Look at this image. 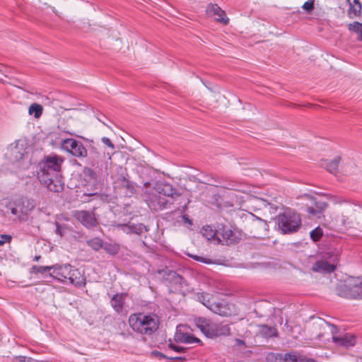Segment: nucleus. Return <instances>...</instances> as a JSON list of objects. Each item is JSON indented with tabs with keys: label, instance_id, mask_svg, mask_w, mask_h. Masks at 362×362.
Wrapping results in <instances>:
<instances>
[{
	"label": "nucleus",
	"instance_id": "obj_1",
	"mask_svg": "<svg viewBox=\"0 0 362 362\" xmlns=\"http://www.w3.org/2000/svg\"><path fill=\"white\" fill-rule=\"evenodd\" d=\"M144 199L149 208L152 210L158 211L164 208H168V205L173 204L176 201L178 204L184 202L182 211L187 209V204L189 203L180 193L170 184H158L153 189H146L144 192Z\"/></svg>",
	"mask_w": 362,
	"mask_h": 362
},
{
	"label": "nucleus",
	"instance_id": "obj_2",
	"mask_svg": "<svg viewBox=\"0 0 362 362\" xmlns=\"http://www.w3.org/2000/svg\"><path fill=\"white\" fill-rule=\"evenodd\" d=\"M64 159L57 155H49L39 163L37 178L50 191L59 192L64 189L62 165Z\"/></svg>",
	"mask_w": 362,
	"mask_h": 362
},
{
	"label": "nucleus",
	"instance_id": "obj_3",
	"mask_svg": "<svg viewBox=\"0 0 362 362\" xmlns=\"http://www.w3.org/2000/svg\"><path fill=\"white\" fill-rule=\"evenodd\" d=\"M129 324L131 328L141 334L151 335L159 326V320L156 315L134 313L129 316Z\"/></svg>",
	"mask_w": 362,
	"mask_h": 362
},
{
	"label": "nucleus",
	"instance_id": "obj_4",
	"mask_svg": "<svg viewBox=\"0 0 362 362\" xmlns=\"http://www.w3.org/2000/svg\"><path fill=\"white\" fill-rule=\"evenodd\" d=\"M313 329L315 330L316 337L320 338L323 336L324 333L322 330H325L329 328L332 334V341L338 346H344L346 348L354 346L356 339L354 335L349 333H345L340 336H335L337 332V327L334 325L327 323L325 320L321 318H316L312 323Z\"/></svg>",
	"mask_w": 362,
	"mask_h": 362
},
{
	"label": "nucleus",
	"instance_id": "obj_5",
	"mask_svg": "<svg viewBox=\"0 0 362 362\" xmlns=\"http://www.w3.org/2000/svg\"><path fill=\"white\" fill-rule=\"evenodd\" d=\"M278 230L283 234L296 232L301 226L300 215L292 209H287L274 219Z\"/></svg>",
	"mask_w": 362,
	"mask_h": 362
},
{
	"label": "nucleus",
	"instance_id": "obj_6",
	"mask_svg": "<svg viewBox=\"0 0 362 362\" xmlns=\"http://www.w3.org/2000/svg\"><path fill=\"white\" fill-rule=\"evenodd\" d=\"M336 293L344 298L362 300V279L350 277L339 284L336 287Z\"/></svg>",
	"mask_w": 362,
	"mask_h": 362
},
{
	"label": "nucleus",
	"instance_id": "obj_7",
	"mask_svg": "<svg viewBox=\"0 0 362 362\" xmlns=\"http://www.w3.org/2000/svg\"><path fill=\"white\" fill-rule=\"evenodd\" d=\"M195 324L202 332L209 338L228 336L230 334V328L228 325L215 324L204 317L196 318Z\"/></svg>",
	"mask_w": 362,
	"mask_h": 362
},
{
	"label": "nucleus",
	"instance_id": "obj_8",
	"mask_svg": "<svg viewBox=\"0 0 362 362\" xmlns=\"http://www.w3.org/2000/svg\"><path fill=\"white\" fill-rule=\"evenodd\" d=\"M34 201L27 198L16 199L10 203L8 209L20 221H27L35 209Z\"/></svg>",
	"mask_w": 362,
	"mask_h": 362
},
{
	"label": "nucleus",
	"instance_id": "obj_9",
	"mask_svg": "<svg viewBox=\"0 0 362 362\" xmlns=\"http://www.w3.org/2000/svg\"><path fill=\"white\" fill-rule=\"evenodd\" d=\"M197 298L200 303L214 313L221 316L227 317L231 315L233 313L230 305L225 303L212 302L209 294L199 293L197 294Z\"/></svg>",
	"mask_w": 362,
	"mask_h": 362
},
{
	"label": "nucleus",
	"instance_id": "obj_10",
	"mask_svg": "<svg viewBox=\"0 0 362 362\" xmlns=\"http://www.w3.org/2000/svg\"><path fill=\"white\" fill-rule=\"evenodd\" d=\"M61 147L63 150L76 158H86L88 152L83 144L72 138L65 139L62 141Z\"/></svg>",
	"mask_w": 362,
	"mask_h": 362
},
{
	"label": "nucleus",
	"instance_id": "obj_11",
	"mask_svg": "<svg viewBox=\"0 0 362 362\" xmlns=\"http://www.w3.org/2000/svg\"><path fill=\"white\" fill-rule=\"evenodd\" d=\"M333 202L334 204L342 205L341 213L342 215L345 214L344 217L346 218L343 219L344 225L349 223V217L347 216L348 214H350L353 211H356V207L357 206L362 208V206L357 202L351 199H347L343 197H335L333 199Z\"/></svg>",
	"mask_w": 362,
	"mask_h": 362
},
{
	"label": "nucleus",
	"instance_id": "obj_12",
	"mask_svg": "<svg viewBox=\"0 0 362 362\" xmlns=\"http://www.w3.org/2000/svg\"><path fill=\"white\" fill-rule=\"evenodd\" d=\"M74 218L87 228L96 227L98 224L95 214L88 211H76L74 214Z\"/></svg>",
	"mask_w": 362,
	"mask_h": 362
},
{
	"label": "nucleus",
	"instance_id": "obj_13",
	"mask_svg": "<svg viewBox=\"0 0 362 362\" xmlns=\"http://www.w3.org/2000/svg\"><path fill=\"white\" fill-rule=\"evenodd\" d=\"M72 266L66 264L63 265L54 264L53 271L49 274V276L61 281H66L72 269Z\"/></svg>",
	"mask_w": 362,
	"mask_h": 362
},
{
	"label": "nucleus",
	"instance_id": "obj_14",
	"mask_svg": "<svg viewBox=\"0 0 362 362\" xmlns=\"http://www.w3.org/2000/svg\"><path fill=\"white\" fill-rule=\"evenodd\" d=\"M185 327L183 326H178L177 327L176 332L175 334V341L176 342L179 343H184V344H201L202 341L199 339L197 337L193 336L191 334L185 333L184 332Z\"/></svg>",
	"mask_w": 362,
	"mask_h": 362
},
{
	"label": "nucleus",
	"instance_id": "obj_15",
	"mask_svg": "<svg viewBox=\"0 0 362 362\" xmlns=\"http://www.w3.org/2000/svg\"><path fill=\"white\" fill-rule=\"evenodd\" d=\"M206 13L215 17L216 21L224 25L228 24L229 19L226 17V13L216 4H209L206 8Z\"/></svg>",
	"mask_w": 362,
	"mask_h": 362
},
{
	"label": "nucleus",
	"instance_id": "obj_16",
	"mask_svg": "<svg viewBox=\"0 0 362 362\" xmlns=\"http://www.w3.org/2000/svg\"><path fill=\"white\" fill-rule=\"evenodd\" d=\"M300 356L295 354H269L267 356V362H299Z\"/></svg>",
	"mask_w": 362,
	"mask_h": 362
},
{
	"label": "nucleus",
	"instance_id": "obj_17",
	"mask_svg": "<svg viewBox=\"0 0 362 362\" xmlns=\"http://www.w3.org/2000/svg\"><path fill=\"white\" fill-rule=\"evenodd\" d=\"M337 267V259L332 262L321 260L317 261L313 266V270L316 272L331 273L334 271Z\"/></svg>",
	"mask_w": 362,
	"mask_h": 362
},
{
	"label": "nucleus",
	"instance_id": "obj_18",
	"mask_svg": "<svg viewBox=\"0 0 362 362\" xmlns=\"http://www.w3.org/2000/svg\"><path fill=\"white\" fill-rule=\"evenodd\" d=\"M118 227L127 234L135 233L141 234L144 231H147L146 227L142 223L133 224H119Z\"/></svg>",
	"mask_w": 362,
	"mask_h": 362
},
{
	"label": "nucleus",
	"instance_id": "obj_19",
	"mask_svg": "<svg viewBox=\"0 0 362 362\" xmlns=\"http://www.w3.org/2000/svg\"><path fill=\"white\" fill-rule=\"evenodd\" d=\"M67 280L69 281L70 284L76 286H84L86 284V279L83 275L81 274L78 269H75L74 267H72Z\"/></svg>",
	"mask_w": 362,
	"mask_h": 362
},
{
	"label": "nucleus",
	"instance_id": "obj_20",
	"mask_svg": "<svg viewBox=\"0 0 362 362\" xmlns=\"http://www.w3.org/2000/svg\"><path fill=\"white\" fill-rule=\"evenodd\" d=\"M25 153V150L23 147V144L18 143L16 146L11 147L8 156L13 161H18L23 158Z\"/></svg>",
	"mask_w": 362,
	"mask_h": 362
},
{
	"label": "nucleus",
	"instance_id": "obj_21",
	"mask_svg": "<svg viewBox=\"0 0 362 362\" xmlns=\"http://www.w3.org/2000/svg\"><path fill=\"white\" fill-rule=\"evenodd\" d=\"M127 294L124 293H117L111 298V305L117 313L122 310L124 301Z\"/></svg>",
	"mask_w": 362,
	"mask_h": 362
},
{
	"label": "nucleus",
	"instance_id": "obj_22",
	"mask_svg": "<svg viewBox=\"0 0 362 362\" xmlns=\"http://www.w3.org/2000/svg\"><path fill=\"white\" fill-rule=\"evenodd\" d=\"M349 4L348 10V16L352 18L360 14L361 11V5L359 0H346Z\"/></svg>",
	"mask_w": 362,
	"mask_h": 362
},
{
	"label": "nucleus",
	"instance_id": "obj_23",
	"mask_svg": "<svg viewBox=\"0 0 362 362\" xmlns=\"http://www.w3.org/2000/svg\"><path fill=\"white\" fill-rule=\"evenodd\" d=\"M299 198H300L302 199L307 200V201H310L311 202V204H315V206H316V209L320 212L321 214L328 206V204L327 202H317L316 199L315 197H313L309 194H305L300 196Z\"/></svg>",
	"mask_w": 362,
	"mask_h": 362
},
{
	"label": "nucleus",
	"instance_id": "obj_24",
	"mask_svg": "<svg viewBox=\"0 0 362 362\" xmlns=\"http://www.w3.org/2000/svg\"><path fill=\"white\" fill-rule=\"evenodd\" d=\"M259 334L264 337L269 338L277 336L278 332L275 327L262 325L259 326Z\"/></svg>",
	"mask_w": 362,
	"mask_h": 362
},
{
	"label": "nucleus",
	"instance_id": "obj_25",
	"mask_svg": "<svg viewBox=\"0 0 362 362\" xmlns=\"http://www.w3.org/2000/svg\"><path fill=\"white\" fill-rule=\"evenodd\" d=\"M43 112V107L39 103H32L28 108V114L33 115L35 119H39Z\"/></svg>",
	"mask_w": 362,
	"mask_h": 362
},
{
	"label": "nucleus",
	"instance_id": "obj_26",
	"mask_svg": "<svg viewBox=\"0 0 362 362\" xmlns=\"http://www.w3.org/2000/svg\"><path fill=\"white\" fill-rule=\"evenodd\" d=\"M122 187L124 189V194L127 197H132L136 193V188L134 185L123 177L122 180Z\"/></svg>",
	"mask_w": 362,
	"mask_h": 362
},
{
	"label": "nucleus",
	"instance_id": "obj_27",
	"mask_svg": "<svg viewBox=\"0 0 362 362\" xmlns=\"http://www.w3.org/2000/svg\"><path fill=\"white\" fill-rule=\"evenodd\" d=\"M340 160L341 157L336 156L332 160L326 163L325 168L327 169V171H329L331 173H337Z\"/></svg>",
	"mask_w": 362,
	"mask_h": 362
},
{
	"label": "nucleus",
	"instance_id": "obj_28",
	"mask_svg": "<svg viewBox=\"0 0 362 362\" xmlns=\"http://www.w3.org/2000/svg\"><path fill=\"white\" fill-rule=\"evenodd\" d=\"M349 30L358 34V40L362 42V23L357 21L350 23L349 25Z\"/></svg>",
	"mask_w": 362,
	"mask_h": 362
},
{
	"label": "nucleus",
	"instance_id": "obj_29",
	"mask_svg": "<svg viewBox=\"0 0 362 362\" xmlns=\"http://www.w3.org/2000/svg\"><path fill=\"white\" fill-rule=\"evenodd\" d=\"M54 265L52 266H33L31 268L30 272L33 274H44L47 272H52L53 271Z\"/></svg>",
	"mask_w": 362,
	"mask_h": 362
},
{
	"label": "nucleus",
	"instance_id": "obj_30",
	"mask_svg": "<svg viewBox=\"0 0 362 362\" xmlns=\"http://www.w3.org/2000/svg\"><path fill=\"white\" fill-rule=\"evenodd\" d=\"M223 187L228 189L243 192L245 193H247L248 191L247 187L242 185L241 184L235 182H230L228 185L223 186Z\"/></svg>",
	"mask_w": 362,
	"mask_h": 362
},
{
	"label": "nucleus",
	"instance_id": "obj_31",
	"mask_svg": "<svg viewBox=\"0 0 362 362\" xmlns=\"http://www.w3.org/2000/svg\"><path fill=\"white\" fill-rule=\"evenodd\" d=\"M87 245L93 248L94 250H99L103 247V240L99 238H94L87 240Z\"/></svg>",
	"mask_w": 362,
	"mask_h": 362
},
{
	"label": "nucleus",
	"instance_id": "obj_32",
	"mask_svg": "<svg viewBox=\"0 0 362 362\" xmlns=\"http://www.w3.org/2000/svg\"><path fill=\"white\" fill-rule=\"evenodd\" d=\"M322 229L320 227H317L310 232V238L314 242H317L322 236Z\"/></svg>",
	"mask_w": 362,
	"mask_h": 362
},
{
	"label": "nucleus",
	"instance_id": "obj_33",
	"mask_svg": "<svg viewBox=\"0 0 362 362\" xmlns=\"http://www.w3.org/2000/svg\"><path fill=\"white\" fill-rule=\"evenodd\" d=\"M83 173L85 177H88L90 181L95 182L96 180L95 173L90 168L86 167L83 170Z\"/></svg>",
	"mask_w": 362,
	"mask_h": 362
},
{
	"label": "nucleus",
	"instance_id": "obj_34",
	"mask_svg": "<svg viewBox=\"0 0 362 362\" xmlns=\"http://www.w3.org/2000/svg\"><path fill=\"white\" fill-rule=\"evenodd\" d=\"M252 226L255 229H264L266 230L267 227V223L261 218L253 219Z\"/></svg>",
	"mask_w": 362,
	"mask_h": 362
},
{
	"label": "nucleus",
	"instance_id": "obj_35",
	"mask_svg": "<svg viewBox=\"0 0 362 362\" xmlns=\"http://www.w3.org/2000/svg\"><path fill=\"white\" fill-rule=\"evenodd\" d=\"M69 230V228L65 225H60L57 223L56 233L60 236L65 235L67 232Z\"/></svg>",
	"mask_w": 362,
	"mask_h": 362
},
{
	"label": "nucleus",
	"instance_id": "obj_36",
	"mask_svg": "<svg viewBox=\"0 0 362 362\" xmlns=\"http://www.w3.org/2000/svg\"><path fill=\"white\" fill-rule=\"evenodd\" d=\"M315 0H308L304 3L302 8L307 12L310 13L314 9Z\"/></svg>",
	"mask_w": 362,
	"mask_h": 362
},
{
	"label": "nucleus",
	"instance_id": "obj_37",
	"mask_svg": "<svg viewBox=\"0 0 362 362\" xmlns=\"http://www.w3.org/2000/svg\"><path fill=\"white\" fill-rule=\"evenodd\" d=\"M233 233L230 229L227 228L226 230L223 229V231L221 234V236L223 240L228 242L230 240V238L233 236Z\"/></svg>",
	"mask_w": 362,
	"mask_h": 362
},
{
	"label": "nucleus",
	"instance_id": "obj_38",
	"mask_svg": "<svg viewBox=\"0 0 362 362\" xmlns=\"http://www.w3.org/2000/svg\"><path fill=\"white\" fill-rule=\"evenodd\" d=\"M168 348L170 349L171 350H173L176 352H178V353H182V352H185L186 349L182 347V346H177L175 344H174L173 343H169L168 344Z\"/></svg>",
	"mask_w": 362,
	"mask_h": 362
},
{
	"label": "nucleus",
	"instance_id": "obj_39",
	"mask_svg": "<svg viewBox=\"0 0 362 362\" xmlns=\"http://www.w3.org/2000/svg\"><path fill=\"white\" fill-rule=\"evenodd\" d=\"M306 211L310 214V215L313 216H315L317 218H320L321 217V214L320 212L317 209H314L313 207H310V206H308L306 209Z\"/></svg>",
	"mask_w": 362,
	"mask_h": 362
},
{
	"label": "nucleus",
	"instance_id": "obj_40",
	"mask_svg": "<svg viewBox=\"0 0 362 362\" xmlns=\"http://www.w3.org/2000/svg\"><path fill=\"white\" fill-rule=\"evenodd\" d=\"M11 240V236L9 235H0V246L3 245L4 243L7 242H10Z\"/></svg>",
	"mask_w": 362,
	"mask_h": 362
},
{
	"label": "nucleus",
	"instance_id": "obj_41",
	"mask_svg": "<svg viewBox=\"0 0 362 362\" xmlns=\"http://www.w3.org/2000/svg\"><path fill=\"white\" fill-rule=\"evenodd\" d=\"M102 141L104 144L107 146L108 147L111 148L112 149L115 148V145L112 144V142L107 137H103Z\"/></svg>",
	"mask_w": 362,
	"mask_h": 362
},
{
	"label": "nucleus",
	"instance_id": "obj_42",
	"mask_svg": "<svg viewBox=\"0 0 362 362\" xmlns=\"http://www.w3.org/2000/svg\"><path fill=\"white\" fill-rule=\"evenodd\" d=\"M191 257H192L194 259L197 260V261H199V262H204V263H211V262L202 257H200V256H197V255H190Z\"/></svg>",
	"mask_w": 362,
	"mask_h": 362
},
{
	"label": "nucleus",
	"instance_id": "obj_43",
	"mask_svg": "<svg viewBox=\"0 0 362 362\" xmlns=\"http://www.w3.org/2000/svg\"><path fill=\"white\" fill-rule=\"evenodd\" d=\"M18 358L21 362H36L31 358H27L25 356H18Z\"/></svg>",
	"mask_w": 362,
	"mask_h": 362
},
{
	"label": "nucleus",
	"instance_id": "obj_44",
	"mask_svg": "<svg viewBox=\"0 0 362 362\" xmlns=\"http://www.w3.org/2000/svg\"><path fill=\"white\" fill-rule=\"evenodd\" d=\"M204 182L207 184V185H216V180H214L213 178H211V179L206 180Z\"/></svg>",
	"mask_w": 362,
	"mask_h": 362
},
{
	"label": "nucleus",
	"instance_id": "obj_45",
	"mask_svg": "<svg viewBox=\"0 0 362 362\" xmlns=\"http://www.w3.org/2000/svg\"><path fill=\"white\" fill-rule=\"evenodd\" d=\"M299 362H316V361L313 359L306 358L305 357L300 356V360L299 361Z\"/></svg>",
	"mask_w": 362,
	"mask_h": 362
},
{
	"label": "nucleus",
	"instance_id": "obj_46",
	"mask_svg": "<svg viewBox=\"0 0 362 362\" xmlns=\"http://www.w3.org/2000/svg\"><path fill=\"white\" fill-rule=\"evenodd\" d=\"M152 354L156 356H160L161 358H166V356L165 355H163L162 353H160L159 351H154L152 352Z\"/></svg>",
	"mask_w": 362,
	"mask_h": 362
},
{
	"label": "nucleus",
	"instance_id": "obj_47",
	"mask_svg": "<svg viewBox=\"0 0 362 362\" xmlns=\"http://www.w3.org/2000/svg\"><path fill=\"white\" fill-rule=\"evenodd\" d=\"M168 358L169 360H170V361H175V360H185V358L179 357V356H176V357H168Z\"/></svg>",
	"mask_w": 362,
	"mask_h": 362
},
{
	"label": "nucleus",
	"instance_id": "obj_48",
	"mask_svg": "<svg viewBox=\"0 0 362 362\" xmlns=\"http://www.w3.org/2000/svg\"><path fill=\"white\" fill-rule=\"evenodd\" d=\"M236 343L238 345H245V341L242 339H237Z\"/></svg>",
	"mask_w": 362,
	"mask_h": 362
},
{
	"label": "nucleus",
	"instance_id": "obj_49",
	"mask_svg": "<svg viewBox=\"0 0 362 362\" xmlns=\"http://www.w3.org/2000/svg\"><path fill=\"white\" fill-rule=\"evenodd\" d=\"M40 259V256H35L34 257V260L36 261V262H37Z\"/></svg>",
	"mask_w": 362,
	"mask_h": 362
},
{
	"label": "nucleus",
	"instance_id": "obj_50",
	"mask_svg": "<svg viewBox=\"0 0 362 362\" xmlns=\"http://www.w3.org/2000/svg\"><path fill=\"white\" fill-rule=\"evenodd\" d=\"M64 132H66V133H68V134H71V135H73V134H74L72 132H69V131H68V130H65V129H64Z\"/></svg>",
	"mask_w": 362,
	"mask_h": 362
},
{
	"label": "nucleus",
	"instance_id": "obj_51",
	"mask_svg": "<svg viewBox=\"0 0 362 362\" xmlns=\"http://www.w3.org/2000/svg\"><path fill=\"white\" fill-rule=\"evenodd\" d=\"M211 230L210 236H211V237H214V235H215V233H214L211 230Z\"/></svg>",
	"mask_w": 362,
	"mask_h": 362
},
{
	"label": "nucleus",
	"instance_id": "obj_52",
	"mask_svg": "<svg viewBox=\"0 0 362 362\" xmlns=\"http://www.w3.org/2000/svg\"><path fill=\"white\" fill-rule=\"evenodd\" d=\"M149 185H150V183H149V182H146V183H145V185H144V186H145V187H146V188H147V187H148Z\"/></svg>",
	"mask_w": 362,
	"mask_h": 362
},
{
	"label": "nucleus",
	"instance_id": "obj_53",
	"mask_svg": "<svg viewBox=\"0 0 362 362\" xmlns=\"http://www.w3.org/2000/svg\"><path fill=\"white\" fill-rule=\"evenodd\" d=\"M176 278L178 279L179 280L181 279V276H177Z\"/></svg>",
	"mask_w": 362,
	"mask_h": 362
},
{
	"label": "nucleus",
	"instance_id": "obj_54",
	"mask_svg": "<svg viewBox=\"0 0 362 362\" xmlns=\"http://www.w3.org/2000/svg\"><path fill=\"white\" fill-rule=\"evenodd\" d=\"M216 235L218 236V235H219V232H218V231H217V233H216Z\"/></svg>",
	"mask_w": 362,
	"mask_h": 362
},
{
	"label": "nucleus",
	"instance_id": "obj_55",
	"mask_svg": "<svg viewBox=\"0 0 362 362\" xmlns=\"http://www.w3.org/2000/svg\"><path fill=\"white\" fill-rule=\"evenodd\" d=\"M254 237L259 238V236L254 235Z\"/></svg>",
	"mask_w": 362,
	"mask_h": 362
}]
</instances>
